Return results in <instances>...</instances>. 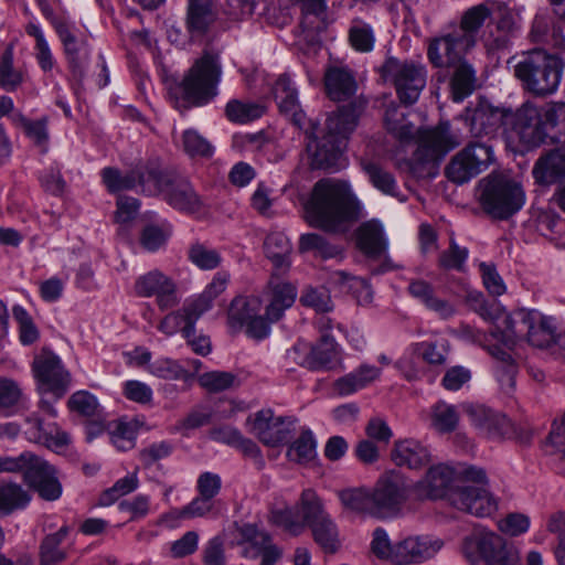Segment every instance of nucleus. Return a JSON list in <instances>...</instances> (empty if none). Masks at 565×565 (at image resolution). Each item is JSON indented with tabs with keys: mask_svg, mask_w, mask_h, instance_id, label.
Listing matches in <instances>:
<instances>
[{
	"mask_svg": "<svg viewBox=\"0 0 565 565\" xmlns=\"http://www.w3.org/2000/svg\"><path fill=\"white\" fill-rule=\"evenodd\" d=\"M68 534V527L62 526L57 532L45 536L40 547L41 565H56L66 558V552L60 548Z\"/></svg>",
	"mask_w": 565,
	"mask_h": 565,
	"instance_id": "48",
	"label": "nucleus"
},
{
	"mask_svg": "<svg viewBox=\"0 0 565 565\" xmlns=\"http://www.w3.org/2000/svg\"><path fill=\"white\" fill-rule=\"evenodd\" d=\"M111 444L121 451L130 450L136 444V428L131 422L117 419L106 425Z\"/></svg>",
	"mask_w": 565,
	"mask_h": 565,
	"instance_id": "50",
	"label": "nucleus"
},
{
	"mask_svg": "<svg viewBox=\"0 0 565 565\" xmlns=\"http://www.w3.org/2000/svg\"><path fill=\"white\" fill-rule=\"evenodd\" d=\"M329 282L341 288L344 291L360 292L356 295L360 303H370L372 301V291L367 282L344 270H337L330 274Z\"/></svg>",
	"mask_w": 565,
	"mask_h": 565,
	"instance_id": "45",
	"label": "nucleus"
},
{
	"mask_svg": "<svg viewBox=\"0 0 565 565\" xmlns=\"http://www.w3.org/2000/svg\"><path fill=\"white\" fill-rule=\"evenodd\" d=\"M24 481L45 501H55L62 495L63 489L56 469L39 456L26 471Z\"/></svg>",
	"mask_w": 565,
	"mask_h": 565,
	"instance_id": "23",
	"label": "nucleus"
},
{
	"mask_svg": "<svg viewBox=\"0 0 565 565\" xmlns=\"http://www.w3.org/2000/svg\"><path fill=\"white\" fill-rule=\"evenodd\" d=\"M32 371L40 392L52 393L56 398H61L67 392L71 374L53 352L42 350L33 360Z\"/></svg>",
	"mask_w": 565,
	"mask_h": 565,
	"instance_id": "15",
	"label": "nucleus"
},
{
	"mask_svg": "<svg viewBox=\"0 0 565 565\" xmlns=\"http://www.w3.org/2000/svg\"><path fill=\"white\" fill-rule=\"evenodd\" d=\"M384 122L386 129L402 141H407L414 136V126L406 120L405 114L394 103L387 106Z\"/></svg>",
	"mask_w": 565,
	"mask_h": 565,
	"instance_id": "51",
	"label": "nucleus"
},
{
	"mask_svg": "<svg viewBox=\"0 0 565 565\" xmlns=\"http://www.w3.org/2000/svg\"><path fill=\"white\" fill-rule=\"evenodd\" d=\"M215 17L212 0H189L188 28L192 34H203Z\"/></svg>",
	"mask_w": 565,
	"mask_h": 565,
	"instance_id": "42",
	"label": "nucleus"
},
{
	"mask_svg": "<svg viewBox=\"0 0 565 565\" xmlns=\"http://www.w3.org/2000/svg\"><path fill=\"white\" fill-rule=\"evenodd\" d=\"M152 162L147 164L143 169L138 171H130L127 174L122 175L118 169L115 168H105L102 170L103 182L108 189L109 192H119L122 190H129L135 188L137 184L141 185L139 181L140 174L147 172V169L151 166Z\"/></svg>",
	"mask_w": 565,
	"mask_h": 565,
	"instance_id": "47",
	"label": "nucleus"
},
{
	"mask_svg": "<svg viewBox=\"0 0 565 565\" xmlns=\"http://www.w3.org/2000/svg\"><path fill=\"white\" fill-rule=\"evenodd\" d=\"M221 74L218 56L205 53L190 68L181 84L184 98L194 104L206 103L216 95Z\"/></svg>",
	"mask_w": 565,
	"mask_h": 565,
	"instance_id": "10",
	"label": "nucleus"
},
{
	"mask_svg": "<svg viewBox=\"0 0 565 565\" xmlns=\"http://www.w3.org/2000/svg\"><path fill=\"white\" fill-rule=\"evenodd\" d=\"M22 73L13 66V50L7 47L0 60V86L8 90H15L22 83Z\"/></svg>",
	"mask_w": 565,
	"mask_h": 565,
	"instance_id": "63",
	"label": "nucleus"
},
{
	"mask_svg": "<svg viewBox=\"0 0 565 565\" xmlns=\"http://www.w3.org/2000/svg\"><path fill=\"white\" fill-rule=\"evenodd\" d=\"M383 79L393 85L405 105L415 104L426 86V67L417 62L388 57L381 66Z\"/></svg>",
	"mask_w": 565,
	"mask_h": 565,
	"instance_id": "9",
	"label": "nucleus"
},
{
	"mask_svg": "<svg viewBox=\"0 0 565 565\" xmlns=\"http://www.w3.org/2000/svg\"><path fill=\"white\" fill-rule=\"evenodd\" d=\"M316 543L327 553H334L339 547L337 525L330 516L310 526Z\"/></svg>",
	"mask_w": 565,
	"mask_h": 565,
	"instance_id": "58",
	"label": "nucleus"
},
{
	"mask_svg": "<svg viewBox=\"0 0 565 565\" xmlns=\"http://www.w3.org/2000/svg\"><path fill=\"white\" fill-rule=\"evenodd\" d=\"M54 28L63 44L72 76L81 83L85 77L90 54L87 42L84 39L76 38L65 22H55Z\"/></svg>",
	"mask_w": 565,
	"mask_h": 565,
	"instance_id": "21",
	"label": "nucleus"
},
{
	"mask_svg": "<svg viewBox=\"0 0 565 565\" xmlns=\"http://www.w3.org/2000/svg\"><path fill=\"white\" fill-rule=\"evenodd\" d=\"M339 345L330 334H322L320 341L311 347L309 353L301 361V365L309 370H327L339 359Z\"/></svg>",
	"mask_w": 565,
	"mask_h": 565,
	"instance_id": "36",
	"label": "nucleus"
},
{
	"mask_svg": "<svg viewBox=\"0 0 565 565\" xmlns=\"http://www.w3.org/2000/svg\"><path fill=\"white\" fill-rule=\"evenodd\" d=\"M469 252L466 247L459 246L454 238L449 247L438 256V266L444 270L463 271Z\"/></svg>",
	"mask_w": 565,
	"mask_h": 565,
	"instance_id": "64",
	"label": "nucleus"
},
{
	"mask_svg": "<svg viewBox=\"0 0 565 565\" xmlns=\"http://www.w3.org/2000/svg\"><path fill=\"white\" fill-rule=\"evenodd\" d=\"M465 556L471 564L482 562L484 565H521L519 551L501 535L486 527H475L465 537L462 544Z\"/></svg>",
	"mask_w": 565,
	"mask_h": 565,
	"instance_id": "7",
	"label": "nucleus"
},
{
	"mask_svg": "<svg viewBox=\"0 0 565 565\" xmlns=\"http://www.w3.org/2000/svg\"><path fill=\"white\" fill-rule=\"evenodd\" d=\"M201 317L202 315L194 308V305L186 301L181 309L167 315L159 323L158 329L169 337L178 331H182L183 337H190L193 335L195 322Z\"/></svg>",
	"mask_w": 565,
	"mask_h": 565,
	"instance_id": "33",
	"label": "nucleus"
},
{
	"mask_svg": "<svg viewBox=\"0 0 565 565\" xmlns=\"http://www.w3.org/2000/svg\"><path fill=\"white\" fill-rule=\"evenodd\" d=\"M451 67L455 68L450 81L452 98L455 102H461L476 88V72L463 60Z\"/></svg>",
	"mask_w": 565,
	"mask_h": 565,
	"instance_id": "41",
	"label": "nucleus"
},
{
	"mask_svg": "<svg viewBox=\"0 0 565 565\" xmlns=\"http://www.w3.org/2000/svg\"><path fill=\"white\" fill-rule=\"evenodd\" d=\"M349 41L358 52H371L374 47L375 35L372 26L361 19L352 21L349 29Z\"/></svg>",
	"mask_w": 565,
	"mask_h": 565,
	"instance_id": "60",
	"label": "nucleus"
},
{
	"mask_svg": "<svg viewBox=\"0 0 565 565\" xmlns=\"http://www.w3.org/2000/svg\"><path fill=\"white\" fill-rule=\"evenodd\" d=\"M407 289L413 298L420 301L439 318L448 319L455 315L456 309L454 305L446 299L439 298L430 282L424 279H415L409 282Z\"/></svg>",
	"mask_w": 565,
	"mask_h": 565,
	"instance_id": "31",
	"label": "nucleus"
},
{
	"mask_svg": "<svg viewBox=\"0 0 565 565\" xmlns=\"http://www.w3.org/2000/svg\"><path fill=\"white\" fill-rule=\"evenodd\" d=\"M467 414L471 424L490 438H501L510 430V420L507 416L483 405L468 406Z\"/></svg>",
	"mask_w": 565,
	"mask_h": 565,
	"instance_id": "27",
	"label": "nucleus"
},
{
	"mask_svg": "<svg viewBox=\"0 0 565 565\" xmlns=\"http://www.w3.org/2000/svg\"><path fill=\"white\" fill-rule=\"evenodd\" d=\"M431 426L439 433H450L456 429L459 413L456 406L446 402H438L431 407Z\"/></svg>",
	"mask_w": 565,
	"mask_h": 565,
	"instance_id": "54",
	"label": "nucleus"
},
{
	"mask_svg": "<svg viewBox=\"0 0 565 565\" xmlns=\"http://www.w3.org/2000/svg\"><path fill=\"white\" fill-rule=\"evenodd\" d=\"M266 256L273 262L276 270L285 273L290 266L291 244L281 232H271L264 243Z\"/></svg>",
	"mask_w": 565,
	"mask_h": 565,
	"instance_id": "38",
	"label": "nucleus"
},
{
	"mask_svg": "<svg viewBox=\"0 0 565 565\" xmlns=\"http://www.w3.org/2000/svg\"><path fill=\"white\" fill-rule=\"evenodd\" d=\"M451 505L478 518H487L498 510V500L484 487L466 486L449 494Z\"/></svg>",
	"mask_w": 565,
	"mask_h": 565,
	"instance_id": "19",
	"label": "nucleus"
},
{
	"mask_svg": "<svg viewBox=\"0 0 565 565\" xmlns=\"http://www.w3.org/2000/svg\"><path fill=\"white\" fill-rule=\"evenodd\" d=\"M363 170L369 177L370 182L375 189L385 195L399 198V191L395 178L390 172L383 170L380 166L373 162H364Z\"/></svg>",
	"mask_w": 565,
	"mask_h": 565,
	"instance_id": "52",
	"label": "nucleus"
},
{
	"mask_svg": "<svg viewBox=\"0 0 565 565\" xmlns=\"http://www.w3.org/2000/svg\"><path fill=\"white\" fill-rule=\"evenodd\" d=\"M228 281L230 274L218 271L206 286L205 290L198 298L190 300L194 305V308L199 310V313L203 315L211 309L213 300L226 289Z\"/></svg>",
	"mask_w": 565,
	"mask_h": 565,
	"instance_id": "53",
	"label": "nucleus"
},
{
	"mask_svg": "<svg viewBox=\"0 0 565 565\" xmlns=\"http://www.w3.org/2000/svg\"><path fill=\"white\" fill-rule=\"evenodd\" d=\"M298 513L301 514V522L303 523V526H312L322 521V519H327L329 516L324 511L320 499L311 489L302 491Z\"/></svg>",
	"mask_w": 565,
	"mask_h": 565,
	"instance_id": "49",
	"label": "nucleus"
},
{
	"mask_svg": "<svg viewBox=\"0 0 565 565\" xmlns=\"http://www.w3.org/2000/svg\"><path fill=\"white\" fill-rule=\"evenodd\" d=\"M135 292L139 297L154 296L160 310L171 309L179 303L175 282L157 269L137 278Z\"/></svg>",
	"mask_w": 565,
	"mask_h": 565,
	"instance_id": "18",
	"label": "nucleus"
},
{
	"mask_svg": "<svg viewBox=\"0 0 565 565\" xmlns=\"http://www.w3.org/2000/svg\"><path fill=\"white\" fill-rule=\"evenodd\" d=\"M139 181L143 192L161 193L164 201L179 212L201 216L207 211L205 202L186 179L161 169L157 162H152L147 172L140 174Z\"/></svg>",
	"mask_w": 565,
	"mask_h": 565,
	"instance_id": "3",
	"label": "nucleus"
},
{
	"mask_svg": "<svg viewBox=\"0 0 565 565\" xmlns=\"http://www.w3.org/2000/svg\"><path fill=\"white\" fill-rule=\"evenodd\" d=\"M366 100L362 97L355 98L349 105L339 110L326 120L323 130L311 125L307 130L310 139L308 149L311 153V164L317 169H338L350 135L358 126V119Z\"/></svg>",
	"mask_w": 565,
	"mask_h": 565,
	"instance_id": "2",
	"label": "nucleus"
},
{
	"mask_svg": "<svg viewBox=\"0 0 565 565\" xmlns=\"http://www.w3.org/2000/svg\"><path fill=\"white\" fill-rule=\"evenodd\" d=\"M460 333L463 339L482 345L493 358L503 364L500 381L505 382L510 387H513L516 366L514 365L511 355L499 345H486L484 342L488 341V335L470 326H462L460 328Z\"/></svg>",
	"mask_w": 565,
	"mask_h": 565,
	"instance_id": "32",
	"label": "nucleus"
},
{
	"mask_svg": "<svg viewBox=\"0 0 565 565\" xmlns=\"http://www.w3.org/2000/svg\"><path fill=\"white\" fill-rule=\"evenodd\" d=\"M21 431L29 441L50 448L63 447L70 443L67 433L61 430L55 423L45 424L36 413L25 416Z\"/></svg>",
	"mask_w": 565,
	"mask_h": 565,
	"instance_id": "24",
	"label": "nucleus"
},
{
	"mask_svg": "<svg viewBox=\"0 0 565 565\" xmlns=\"http://www.w3.org/2000/svg\"><path fill=\"white\" fill-rule=\"evenodd\" d=\"M460 153L469 160L471 168H475L476 177L484 171L494 159L492 147L479 141L468 143L460 150Z\"/></svg>",
	"mask_w": 565,
	"mask_h": 565,
	"instance_id": "55",
	"label": "nucleus"
},
{
	"mask_svg": "<svg viewBox=\"0 0 565 565\" xmlns=\"http://www.w3.org/2000/svg\"><path fill=\"white\" fill-rule=\"evenodd\" d=\"M273 94L281 114L289 117L295 126L303 128L306 116L300 108L298 90L287 74L276 79Z\"/></svg>",
	"mask_w": 565,
	"mask_h": 565,
	"instance_id": "25",
	"label": "nucleus"
},
{
	"mask_svg": "<svg viewBox=\"0 0 565 565\" xmlns=\"http://www.w3.org/2000/svg\"><path fill=\"white\" fill-rule=\"evenodd\" d=\"M343 508L354 514L373 516L372 494L366 488H348L339 492Z\"/></svg>",
	"mask_w": 565,
	"mask_h": 565,
	"instance_id": "43",
	"label": "nucleus"
},
{
	"mask_svg": "<svg viewBox=\"0 0 565 565\" xmlns=\"http://www.w3.org/2000/svg\"><path fill=\"white\" fill-rule=\"evenodd\" d=\"M444 541L431 535H412L395 543L394 565H415L435 557Z\"/></svg>",
	"mask_w": 565,
	"mask_h": 565,
	"instance_id": "17",
	"label": "nucleus"
},
{
	"mask_svg": "<svg viewBox=\"0 0 565 565\" xmlns=\"http://www.w3.org/2000/svg\"><path fill=\"white\" fill-rule=\"evenodd\" d=\"M192 264L203 270H212L220 266L222 257L220 253L202 243H194L188 250Z\"/></svg>",
	"mask_w": 565,
	"mask_h": 565,
	"instance_id": "62",
	"label": "nucleus"
},
{
	"mask_svg": "<svg viewBox=\"0 0 565 565\" xmlns=\"http://www.w3.org/2000/svg\"><path fill=\"white\" fill-rule=\"evenodd\" d=\"M356 245L365 255L380 257L387 248L382 225L376 221L361 224L356 231Z\"/></svg>",
	"mask_w": 565,
	"mask_h": 565,
	"instance_id": "37",
	"label": "nucleus"
},
{
	"mask_svg": "<svg viewBox=\"0 0 565 565\" xmlns=\"http://www.w3.org/2000/svg\"><path fill=\"white\" fill-rule=\"evenodd\" d=\"M541 116V107L524 103L508 114L505 136L518 151H526L546 141V131Z\"/></svg>",
	"mask_w": 565,
	"mask_h": 565,
	"instance_id": "8",
	"label": "nucleus"
},
{
	"mask_svg": "<svg viewBox=\"0 0 565 565\" xmlns=\"http://www.w3.org/2000/svg\"><path fill=\"white\" fill-rule=\"evenodd\" d=\"M479 203L494 220H508L525 203V192L520 182L502 172H492L479 182Z\"/></svg>",
	"mask_w": 565,
	"mask_h": 565,
	"instance_id": "5",
	"label": "nucleus"
},
{
	"mask_svg": "<svg viewBox=\"0 0 565 565\" xmlns=\"http://www.w3.org/2000/svg\"><path fill=\"white\" fill-rule=\"evenodd\" d=\"M459 143V138L450 130V124L441 121L436 127L417 131L414 160L419 163L438 162Z\"/></svg>",
	"mask_w": 565,
	"mask_h": 565,
	"instance_id": "14",
	"label": "nucleus"
},
{
	"mask_svg": "<svg viewBox=\"0 0 565 565\" xmlns=\"http://www.w3.org/2000/svg\"><path fill=\"white\" fill-rule=\"evenodd\" d=\"M316 440L309 430H303L287 451V457L298 463H308L316 458Z\"/></svg>",
	"mask_w": 565,
	"mask_h": 565,
	"instance_id": "61",
	"label": "nucleus"
},
{
	"mask_svg": "<svg viewBox=\"0 0 565 565\" xmlns=\"http://www.w3.org/2000/svg\"><path fill=\"white\" fill-rule=\"evenodd\" d=\"M380 375L381 369L362 364L352 372L337 379L332 383V392L340 397L352 395L372 384Z\"/></svg>",
	"mask_w": 565,
	"mask_h": 565,
	"instance_id": "29",
	"label": "nucleus"
},
{
	"mask_svg": "<svg viewBox=\"0 0 565 565\" xmlns=\"http://www.w3.org/2000/svg\"><path fill=\"white\" fill-rule=\"evenodd\" d=\"M373 518L388 519L396 516L407 499L406 486L403 477L395 471L385 473L379 479L373 490Z\"/></svg>",
	"mask_w": 565,
	"mask_h": 565,
	"instance_id": "13",
	"label": "nucleus"
},
{
	"mask_svg": "<svg viewBox=\"0 0 565 565\" xmlns=\"http://www.w3.org/2000/svg\"><path fill=\"white\" fill-rule=\"evenodd\" d=\"M473 46L475 41L470 35H465L463 31L452 30L429 42L427 56L435 67H451L461 62L463 55Z\"/></svg>",
	"mask_w": 565,
	"mask_h": 565,
	"instance_id": "16",
	"label": "nucleus"
},
{
	"mask_svg": "<svg viewBox=\"0 0 565 565\" xmlns=\"http://www.w3.org/2000/svg\"><path fill=\"white\" fill-rule=\"evenodd\" d=\"M458 476V471L450 465L438 463L431 466L416 483V493L423 499L443 498L452 488Z\"/></svg>",
	"mask_w": 565,
	"mask_h": 565,
	"instance_id": "22",
	"label": "nucleus"
},
{
	"mask_svg": "<svg viewBox=\"0 0 565 565\" xmlns=\"http://www.w3.org/2000/svg\"><path fill=\"white\" fill-rule=\"evenodd\" d=\"M248 431L263 445L278 447L288 441L296 431V419L277 416L270 408L260 409L247 418Z\"/></svg>",
	"mask_w": 565,
	"mask_h": 565,
	"instance_id": "12",
	"label": "nucleus"
},
{
	"mask_svg": "<svg viewBox=\"0 0 565 565\" xmlns=\"http://www.w3.org/2000/svg\"><path fill=\"white\" fill-rule=\"evenodd\" d=\"M300 253H313L315 257L322 259H339L344 257L341 246L329 243L323 236L317 233L302 234L298 245Z\"/></svg>",
	"mask_w": 565,
	"mask_h": 565,
	"instance_id": "39",
	"label": "nucleus"
},
{
	"mask_svg": "<svg viewBox=\"0 0 565 565\" xmlns=\"http://www.w3.org/2000/svg\"><path fill=\"white\" fill-rule=\"evenodd\" d=\"M26 33L35 40L34 56L41 70L45 73L51 72L54 68L55 60L41 28L34 23H29Z\"/></svg>",
	"mask_w": 565,
	"mask_h": 565,
	"instance_id": "59",
	"label": "nucleus"
},
{
	"mask_svg": "<svg viewBox=\"0 0 565 565\" xmlns=\"http://www.w3.org/2000/svg\"><path fill=\"white\" fill-rule=\"evenodd\" d=\"M541 116L546 131V140L556 141L565 138V103L541 107Z\"/></svg>",
	"mask_w": 565,
	"mask_h": 565,
	"instance_id": "46",
	"label": "nucleus"
},
{
	"mask_svg": "<svg viewBox=\"0 0 565 565\" xmlns=\"http://www.w3.org/2000/svg\"><path fill=\"white\" fill-rule=\"evenodd\" d=\"M391 458L398 467L418 470L430 462L431 455L428 448L419 441L404 439L395 441Z\"/></svg>",
	"mask_w": 565,
	"mask_h": 565,
	"instance_id": "28",
	"label": "nucleus"
},
{
	"mask_svg": "<svg viewBox=\"0 0 565 565\" xmlns=\"http://www.w3.org/2000/svg\"><path fill=\"white\" fill-rule=\"evenodd\" d=\"M262 300L257 296H238L233 299L228 313V327L233 331L245 328L246 334L262 340L269 334L270 327L266 316L260 315Z\"/></svg>",
	"mask_w": 565,
	"mask_h": 565,
	"instance_id": "11",
	"label": "nucleus"
},
{
	"mask_svg": "<svg viewBox=\"0 0 565 565\" xmlns=\"http://www.w3.org/2000/svg\"><path fill=\"white\" fill-rule=\"evenodd\" d=\"M363 216V206L342 180L324 178L315 183L305 204V220L326 232L343 231L348 223Z\"/></svg>",
	"mask_w": 565,
	"mask_h": 565,
	"instance_id": "1",
	"label": "nucleus"
},
{
	"mask_svg": "<svg viewBox=\"0 0 565 565\" xmlns=\"http://www.w3.org/2000/svg\"><path fill=\"white\" fill-rule=\"evenodd\" d=\"M225 111L228 120L238 124H247L260 118L265 113V107L258 103H243L233 99L227 103Z\"/></svg>",
	"mask_w": 565,
	"mask_h": 565,
	"instance_id": "56",
	"label": "nucleus"
},
{
	"mask_svg": "<svg viewBox=\"0 0 565 565\" xmlns=\"http://www.w3.org/2000/svg\"><path fill=\"white\" fill-rule=\"evenodd\" d=\"M268 305L265 309V316L269 322L278 321L284 312L290 308L297 297L296 287L289 282L270 281L267 290Z\"/></svg>",
	"mask_w": 565,
	"mask_h": 565,
	"instance_id": "34",
	"label": "nucleus"
},
{
	"mask_svg": "<svg viewBox=\"0 0 565 565\" xmlns=\"http://www.w3.org/2000/svg\"><path fill=\"white\" fill-rule=\"evenodd\" d=\"M172 234V227L169 223L148 224L140 233V244L148 252H156L163 247Z\"/></svg>",
	"mask_w": 565,
	"mask_h": 565,
	"instance_id": "57",
	"label": "nucleus"
},
{
	"mask_svg": "<svg viewBox=\"0 0 565 565\" xmlns=\"http://www.w3.org/2000/svg\"><path fill=\"white\" fill-rule=\"evenodd\" d=\"M510 109L495 107L486 99H480L475 107H468L465 113L469 130L475 137L493 134L500 126L507 130V119Z\"/></svg>",
	"mask_w": 565,
	"mask_h": 565,
	"instance_id": "20",
	"label": "nucleus"
},
{
	"mask_svg": "<svg viewBox=\"0 0 565 565\" xmlns=\"http://www.w3.org/2000/svg\"><path fill=\"white\" fill-rule=\"evenodd\" d=\"M324 88L330 99L343 102L355 95L358 83L349 68L332 66L326 71Z\"/></svg>",
	"mask_w": 565,
	"mask_h": 565,
	"instance_id": "30",
	"label": "nucleus"
},
{
	"mask_svg": "<svg viewBox=\"0 0 565 565\" xmlns=\"http://www.w3.org/2000/svg\"><path fill=\"white\" fill-rule=\"evenodd\" d=\"M533 178L541 185L563 183L565 180V147L543 152L535 161Z\"/></svg>",
	"mask_w": 565,
	"mask_h": 565,
	"instance_id": "26",
	"label": "nucleus"
},
{
	"mask_svg": "<svg viewBox=\"0 0 565 565\" xmlns=\"http://www.w3.org/2000/svg\"><path fill=\"white\" fill-rule=\"evenodd\" d=\"M555 331L556 327L551 317L535 310L521 309L504 317L502 335L504 345L509 349L524 339L533 347L552 349L557 337Z\"/></svg>",
	"mask_w": 565,
	"mask_h": 565,
	"instance_id": "6",
	"label": "nucleus"
},
{
	"mask_svg": "<svg viewBox=\"0 0 565 565\" xmlns=\"http://www.w3.org/2000/svg\"><path fill=\"white\" fill-rule=\"evenodd\" d=\"M31 494L21 484L15 482H0V514L9 515L17 510L29 505Z\"/></svg>",
	"mask_w": 565,
	"mask_h": 565,
	"instance_id": "40",
	"label": "nucleus"
},
{
	"mask_svg": "<svg viewBox=\"0 0 565 565\" xmlns=\"http://www.w3.org/2000/svg\"><path fill=\"white\" fill-rule=\"evenodd\" d=\"M514 61V75L525 89L537 96L550 95L557 89L563 71V63L557 56L544 50H533L509 63Z\"/></svg>",
	"mask_w": 565,
	"mask_h": 565,
	"instance_id": "4",
	"label": "nucleus"
},
{
	"mask_svg": "<svg viewBox=\"0 0 565 565\" xmlns=\"http://www.w3.org/2000/svg\"><path fill=\"white\" fill-rule=\"evenodd\" d=\"M301 7L300 28L305 38L315 41L326 30V4L323 0H298Z\"/></svg>",
	"mask_w": 565,
	"mask_h": 565,
	"instance_id": "35",
	"label": "nucleus"
},
{
	"mask_svg": "<svg viewBox=\"0 0 565 565\" xmlns=\"http://www.w3.org/2000/svg\"><path fill=\"white\" fill-rule=\"evenodd\" d=\"M411 351L430 365H444L450 353V343L447 339L423 341L412 344Z\"/></svg>",
	"mask_w": 565,
	"mask_h": 565,
	"instance_id": "44",
	"label": "nucleus"
}]
</instances>
